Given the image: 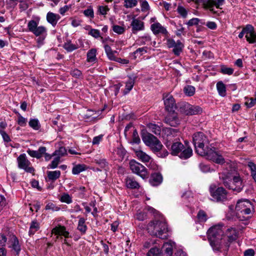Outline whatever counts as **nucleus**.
Masks as SVG:
<instances>
[{"label": "nucleus", "instance_id": "obj_43", "mask_svg": "<svg viewBox=\"0 0 256 256\" xmlns=\"http://www.w3.org/2000/svg\"><path fill=\"white\" fill-rule=\"evenodd\" d=\"M148 127L150 130L155 134L160 135V134L161 129L158 126L154 124H150Z\"/></svg>", "mask_w": 256, "mask_h": 256}, {"label": "nucleus", "instance_id": "obj_6", "mask_svg": "<svg viewBox=\"0 0 256 256\" xmlns=\"http://www.w3.org/2000/svg\"><path fill=\"white\" fill-rule=\"evenodd\" d=\"M166 145L168 148L170 146V152L172 156H178L181 159H188L192 154V149L190 147H185L180 142H173L170 146L168 142Z\"/></svg>", "mask_w": 256, "mask_h": 256}, {"label": "nucleus", "instance_id": "obj_11", "mask_svg": "<svg viewBox=\"0 0 256 256\" xmlns=\"http://www.w3.org/2000/svg\"><path fill=\"white\" fill-rule=\"evenodd\" d=\"M17 160L19 168L24 169L26 172L30 173H32L34 172V168L29 166L30 163L26 158V154H21L18 158Z\"/></svg>", "mask_w": 256, "mask_h": 256}, {"label": "nucleus", "instance_id": "obj_2", "mask_svg": "<svg viewBox=\"0 0 256 256\" xmlns=\"http://www.w3.org/2000/svg\"><path fill=\"white\" fill-rule=\"evenodd\" d=\"M224 170L220 176L223 184L226 188L236 192H241L244 184L234 166L230 163H226L224 164Z\"/></svg>", "mask_w": 256, "mask_h": 256}, {"label": "nucleus", "instance_id": "obj_10", "mask_svg": "<svg viewBox=\"0 0 256 256\" xmlns=\"http://www.w3.org/2000/svg\"><path fill=\"white\" fill-rule=\"evenodd\" d=\"M204 8L208 10L211 12L217 14L218 13L216 8H222L221 6L225 2V0H202Z\"/></svg>", "mask_w": 256, "mask_h": 256}, {"label": "nucleus", "instance_id": "obj_45", "mask_svg": "<svg viewBox=\"0 0 256 256\" xmlns=\"http://www.w3.org/2000/svg\"><path fill=\"white\" fill-rule=\"evenodd\" d=\"M138 0H124V6L127 8H133L138 4Z\"/></svg>", "mask_w": 256, "mask_h": 256}, {"label": "nucleus", "instance_id": "obj_1", "mask_svg": "<svg viewBox=\"0 0 256 256\" xmlns=\"http://www.w3.org/2000/svg\"><path fill=\"white\" fill-rule=\"evenodd\" d=\"M208 138L202 132H198L194 134L193 143L198 154L216 164H224V159L220 152L215 148L208 146Z\"/></svg>", "mask_w": 256, "mask_h": 256}, {"label": "nucleus", "instance_id": "obj_58", "mask_svg": "<svg viewBox=\"0 0 256 256\" xmlns=\"http://www.w3.org/2000/svg\"><path fill=\"white\" fill-rule=\"evenodd\" d=\"M83 13L86 17H89L92 18H94V10L91 6H90L88 8L84 10Z\"/></svg>", "mask_w": 256, "mask_h": 256}, {"label": "nucleus", "instance_id": "obj_41", "mask_svg": "<svg viewBox=\"0 0 256 256\" xmlns=\"http://www.w3.org/2000/svg\"><path fill=\"white\" fill-rule=\"evenodd\" d=\"M104 48L108 58L111 60H115L116 56L114 54V52L112 50L111 48L108 44H105Z\"/></svg>", "mask_w": 256, "mask_h": 256}, {"label": "nucleus", "instance_id": "obj_24", "mask_svg": "<svg viewBox=\"0 0 256 256\" xmlns=\"http://www.w3.org/2000/svg\"><path fill=\"white\" fill-rule=\"evenodd\" d=\"M135 153L138 158L143 162H149L151 159L150 156L142 150H137Z\"/></svg>", "mask_w": 256, "mask_h": 256}, {"label": "nucleus", "instance_id": "obj_44", "mask_svg": "<svg viewBox=\"0 0 256 256\" xmlns=\"http://www.w3.org/2000/svg\"><path fill=\"white\" fill-rule=\"evenodd\" d=\"M197 218L200 222H204L208 220V216L203 210H200L197 214Z\"/></svg>", "mask_w": 256, "mask_h": 256}, {"label": "nucleus", "instance_id": "obj_50", "mask_svg": "<svg viewBox=\"0 0 256 256\" xmlns=\"http://www.w3.org/2000/svg\"><path fill=\"white\" fill-rule=\"evenodd\" d=\"M66 154V150L64 147H60L58 150H56L52 154L53 156H58L60 158L64 156Z\"/></svg>", "mask_w": 256, "mask_h": 256}, {"label": "nucleus", "instance_id": "obj_60", "mask_svg": "<svg viewBox=\"0 0 256 256\" xmlns=\"http://www.w3.org/2000/svg\"><path fill=\"white\" fill-rule=\"evenodd\" d=\"M112 30L114 32L118 34H123L125 31V29L124 27L118 25H114L112 26Z\"/></svg>", "mask_w": 256, "mask_h": 256}, {"label": "nucleus", "instance_id": "obj_20", "mask_svg": "<svg viewBox=\"0 0 256 256\" xmlns=\"http://www.w3.org/2000/svg\"><path fill=\"white\" fill-rule=\"evenodd\" d=\"M52 232L56 235L64 236L65 238L69 237V232L64 226H58L52 230Z\"/></svg>", "mask_w": 256, "mask_h": 256}, {"label": "nucleus", "instance_id": "obj_56", "mask_svg": "<svg viewBox=\"0 0 256 256\" xmlns=\"http://www.w3.org/2000/svg\"><path fill=\"white\" fill-rule=\"evenodd\" d=\"M246 40L250 44L256 42V34L254 31L248 34V37H246Z\"/></svg>", "mask_w": 256, "mask_h": 256}, {"label": "nucleus", "instance_id": "obj_52", "mask_svg": "<svg viewBox=\"0 0 256 256\" xmlns=\"http://www.w3.org/2000/svg\"><path fill=\"white\" fill-rule=\"evenodd\" d=\"M141 10L142 12H147L150 9L148 2L146 0H140Z\"/></svg>", "mask_w": 256, "mask_h": 256}, {"label": "nucleus", "instance_id": "obj_55", "mask_svg": "<svg viewBox=\"0 0 256 256\" xmlns=\"http://www.w3.org/2000/svg\"><path fill=\"white\" fill-rule=\"evenodd\" d=\"M110 10V8L107 6H100L98 7V12L101 15L105 16L107 12Z\"/></svg>", "mask_w": 256, "mask_h": 256}, {"label": "nucleus", "instance_id": "obj_36", "mask_svg": "<svg viewBox=\"0 0 256 256\" xmlns=\"http://www.w3.org/2000/svg\"><path fill=\"white\" fill-rule=\"evenodd\" d=\"M40 228V223L38 222L36 220H33L32 222L30 230H29V235L32 236L34 234V233L37 232Z\"/></svg>", "mask_w": 256, "mask_h": 256}, {"label": "nucleus", "instance_id": "obj_13", "mask_svg": "<svg viewBox=\"0 0 256 256\" xmlns=\"http://www.w3.org/2000/svg\"><path fill=\"white\" fill-rule=\"evenodd\" d=\"M163 100L166 110L170 112H174L176 108V104L173 96L169 94H164Z\"/></svg>", "mask_w": 256, "mask_h": 256}, {"label": "nucleus", "instance_id": "obj_35", "mask_svg": "<svg viewBox=\"0 0 256 256\" xmlns=\"http://www.w3.org/2000/svg\"><path fill=\"white\" fill-rule=\"evenodd\" d=\"M134 84V78H130L126 83V88L124 90V94H128L132 88Z\"/></svg>", "mask_w": 256, "mask_h": 256}, {"label": "nucleus", "instance_id": "obj_54", "mask_svg": "<svg viewBox=\"0 0 256 256\" xmlns=\"http://www.w3.org/2000/svg\"><path fill=\"white\" fill-rule=\"evenodd\" d=\"M45 208L46 210H50L52 212H56L60 210V208L58 206L52 202L48 203L46 205Z\"/></svg>", "mask_w": 256, "mask_h": 256}, {"label": "nucleus", "instance_id": "obj_27", "mask_svg": "<svg viewBox=\"0 0 256 256\" xmlns=\"http://www.w3.org/2000/svg\"><path fill=\"white\" fill-rule=\"evenodd\" d=\"M157 138L152 134L147 133L142 136V140L145 144L150 145V144L156 141Z\"/></svg>", "mask_w": 256, "mask_h": 256}, {"label": "nucleus", "instance_id": "obj_3", "mask_svg": "<svg viewBox=\"0 0 256 256\" xmlns=\"http://www.w3.org/2000/svg\"><path fill=\"white\" fill-rule=\"evenodd\" d=\"M207 234L213 250L215 252H220L224 241L222 226L218 224L211 227L208 230Z\"/></svg>", "mask_w": 256, "mask_h": 256}, {"label": "nucleus", "instance_id": "obj_17", "mask_svg": "<svg viewBox=\"0 0 256 256\" xmlns=\"http://www.w3.org/2000/svg\"><path fill=\"white\" fill-rule=\"evenodd\" d=\"M164 122L172 126H176L180 124V120L174 113L168 114L165 118Z\"/></svg>", "mask_w": 256, "mask_h": 256}, {"label": "nucleus", "instance_id": "obj_46", "mask_svg": "<svg viewBox=\"0 0 256 256\" xmlns=\"http://www.w3.org/2000/svg\"><path fill=\"white\" fill-rule=\"evenodd\" d=\"M64 48L68 52H71L78 48L76 44H72L70 42H68L64 44Z\"/></svg>", "mask_w": 256, "mask_h": 256}, {"label": "nucleus", "instance_id": "obj_33", "mask_svg": "<svg viewBox=\"0 0 256 256\" xmlns=\"http://www.w3.org/2000/svg\"><path fill=\"white\" fill-rule=\"evenodd\" d=\"M60 172L58 170L47 172L48 178V180L52 182H54L58 179L60 177Z\"/></svg>", "mask_w": 256, "mask_h": 256}, {"label": "nucleus", "instance_id": "obj_59", "mask_svg": "<svg viewBox=\"0 0 256 256\" xmlns=\"http://www.w3.org/2000/svg\"><path fill=\"white\" fill-rule=\"evenodd\" d=\"M140 142V140L138 136V132L136 129H134V130L132 133V142L133 144H138Z\"/></svg>", "mask_w": 256, "mask_h": 256}, {"label": "nucleus", "instance_id": "obj_48", "mask_svg": "<svg viewBox=\"0 0 256 256\" xmlns=\"http://www.w3.org/2000/svg\"><path fill=\"white\" fill-rule=\"evenodd\" d=\"M162 250L160 248L154 247L150 249L147 256H160Z\"/></svg>", "mask_w": 256, "mask_h": 256}, {"label": "nucleus", "instance_id": "obj_47", "mask_svg": "<svg viewBox=\"0 0 256 256\" xmlns=\"http://www.w3.org/2000/svg\"><path fill=\"white\" fill-rule=\"evenodd\" d=\"M29 125L33 129L38 130L40 128V125L38 119H30L29 121Z\"/></svg>", "mask_w": 256, "mask_h": 256}, {"label": "nucleus", "instance_id": "obj_34", "mask_svg": "<svg viewBox=\"0 0 256 256\" xmlns=\"http://www.w3.org/2000/svg\"><path fill=\"white\" fill-rule=\"evenodd\" d=\"M216 89L218 94L221 96L224 97L226 96V87L225 84L222 82H218L216 84Z\"/></svg>", "mask_w": 256, "mask_h": 256}, {"label": "nucleus", "instance_id": "obj_26", "mask_svg": "<svg viewBox=\"0 0 256 256\" xmlns=\"http://www.w3.org/2000/svg\"><path fill=\"white\" fill-rule=\"evenodd\" d=\"M125 182L126 187L129 188H138L140 186L139 184L132 178H127Z\"/></svg>", "mask_w": 256, "mask_h": 256}, {"label": "nucleus", "instance_id": "obj_28", "mask_svg": "<svg viewBox=\"0 0 256 256\" xmlns=\"http://www.w3.org/2000/svg\"><path fill=\"white\" fill-rule=\"evenodd\" d=\"M149 146L151 150L154 152H158L162 150V145L158 139H156V141L150 144V145H146Z\"/></svg>", "mask_w": 256, "mask_h": 256}, {"label": "nucleus", "instance_id": "obj_5", "mask_svg": "<svg viewBox=\"0 0 256 256\" xmlns=\"http://www.w3.org/2000/svg\"><path fill=\"white\" fill-rule=\"evenodd\" d=\"M147 230L150 234L160 238L166 239L168 237V226L164 221H151L148 225Z\"/></svg>", "mask_w": 256, "mask_h": 256}, {"label": "nucleus", "instance_id": "obj_39", "mask_svg": "<svg viewBox=\"0 0 256 256\" xmlns=\"http://www.w3.org/2000/svg\"><path fill=\"white\" fill-rule=\"evenodd\" d=\"M176 11L181 18H187L188 11L183 6L178 5Z\"/></svg>", "mask_w": 256, "mask_h": 256}, {"label": "nucleus", "instance_id": "obj_53", "mask_svg": "<svg viewBox=\"0 0 256 256\" xmlns=\"http://www.w3.org/2000/svg\"><path fill=\"white\" fill-rule=\"evenodd\" d=\"M176 34L178 36H180L182 34L185 35L186 32L184 31V28L182 24H180L176 26Z\"/></svg>", "mask_w": 256, "mask_h": 256}, {"label": "nucleus", "instance_id": "obj_7", "mask_svg": "<svg viewBox=\"0 0 256 256\" xmlns=\"http://www.w3.org/2000/svg\"><path fill=\"white\" fill-rule=\"evenodd\" d=\"M38 21L30 20L28 23V28L35 36L38 38L36 39V42L39 46H41L44 43V40L47 36V29L43 26L38 25Z\"/></svg>", "mask_w": 256, "mask_h": 256}, {"label": "nucleus", "instance_id": "obj_29", "mask_svg": "<svg viewBox=\"0 0 256 256\" xmlns=\"http://www.w3.org/2000/svg\"><path fill=\"white\" fill-rule=\"evenodd\" d=\"M152 40L150 36L148 34L139 37L136 40V44L138 46H142L148 44Z\"/></svg>", "mask_w": 256, "mask_h": 256}, {"label": "nucleus", "instance_id": "obj_37", "mask_svg": "<svg viewBox=\"0 0 256 256\" xmlns=\"http://www.w3.org/2000/svg\"><path fill=\"white\" fill-rule=\"evenodd\" d=\"M202 112V108L198 106L190 104L189 108L188 115H194L200 114Z\"/></svg>", "mask_w": 256, "mask_h": 256}, {"label": "nucleus", "instance_id": "obj_22", "mask_svg": "<svg viewBox=\"0 0 256 256\" xmlns=\"http://www.w3.org/2000/svg\"><path fill=\"white\" fill-rule=\"evenodd\" d=\"M162 181V174L158 172H156L152 174L150 179V182L152 186H157L160 184Z\"/></svg>", "mask_w": 256, "mask_h": 256}, {"label": "nucleus", "instance_id": "obj_61", "mask_svg": "<svg viewBox=\"0 0 256 256\" xmlns=\"http://www.w3.org/2000/svg\"><path fill=\"white\" fill-rule=\"evenodd\" d=\"M200 20L198 18H192L186 24L188 26H193L198 25L200 22Z\"/></svg>", "mask_w": 256, "mask_h": 256}, {"label": "nucleus", "instance_id": "obj_62", "mask_svg": "<svg viewBox=\"0 0 256 256\" xmlns=\"http://www.w3.org/2000/svg\"><path fill=\"white\" fill-rule=\"evenodd\" d=\"M242 30L244 32L246 37H248V34L254 32V27L250 24H247L246 27L242 28Z\"/></svg>", "mask_w": 256, "mask_h": 256}, {"label": "nucleus", "instance_id": "obj_9", "mask_svg": "<svg viewBox=\"0 0 256 256\" xmlns=\"http://www.w3.org/2000/svg\"><path fill=\"white\" fill-rule=\"evenodd\" d=\"M210 192L212 200L220 202L226 200L227 198L228 192L222 187H218L216 190L212 186L210 187Z\"/></svg>", "mask_w": 256, "mask_h": 256}, {"label": "nucleus", "instance_id": "obj_30", "mask_svg": "<svg viewBox=\"0 0 256 256\" xmlns=\"http://www.w3.org/2000/svg\"><path fill=\"white\" fill-rule=\"evenodd\" d=\"M148 50L147 46L140 48L132 53L131 55L134 57V59L136 60L138 57H140L147 53Z\"/></svg>", "mask_w": 256, "mask_h": 256}, {"label": "nucleus", "instance_id": "obj_31", "mask_svg": "<svg viewBox=\"0 0 256 256\" xmlns=\"http://www.w3.org/2000/svg\"><path fill=\"white\" fill-rule=\"evenodd\" d=\"M96 50L92 48L86 54L87 62H94L96 60Z\"/></svg>", "mask_w": 256, "mask_h": 256}, {"label": "nucleus", "instance_id": "obj_25", "mask_svg": "<svg viewBox=\"0 0 256 256\" xmlns=\"http://www.w3.org/2000/svg\"><path fill=\"white\" fill-rule=\"evenodd\" d=\"M226 234L228 238V240L229 241H232L237 238L238 232L236 228H231L226 230Z\"/></svg>", "mask_w": 256, "mask_h": 256}, {"label": "nucleus", "instance_id": "obj_57", "mask_svg": "<svg viewBox=\"0 0 256 256\" xmlns=\"http://www.w3.org/2000/svg\"><path fill=\"white\" fill-rule=\"evenodd\" d=\"M234 69L230 68H228L224 66H222L220 68V72L224 74L230 75L234 72Z\"/></svg>", "mask_w": 256, "mask_h": 256}, {"label": "nucleus", "instance_id": "obj_40", "mask_svg": "<svg viewBox=\"0 0 256 256\" xmlns=\"http://www.w3.org/2000/svg\"><path fill=\"white\" fill-rule=\"evenodd\" d=\"M190 108V104L186 102H184L180 104L179 110L181 113L186 115H188Z\"/></svg>", "mask_w": 256, "mask_h": 256}, {"label": "nucleus", "instance_id": "obj_63", "mask_svg": "<svg viewBox=\"0 0 256 256\" xmlns=\"http://www.w3.org/2000/svg\"><path fill=\"white\" fill-rule=\"evenodd\" d=\"M18 124L22 126H24L26 124V119L23 117L20 114H18Z\"/></svg>", "mask_w": 256, "mask_h": 256}, {"label": "nucleus", "instance_id": "obj_12", "mask_svg": "<svg viewBox=\"0 0 256 256\" xmlns=\"http://www.w3.org/2000/svg\"><path fill=\"white\" fill-rule=\"evenodd\" d=\"M166 44L169 48H173V52L175 55L179 56L184 47V44L180 40H178L176 42L172 38H168L166 40Z\"/></svg>", "mask_w": 256, "mask_h": 256}, {"label": "nucleus", "instance_id": "obj_18", "mask_svg": "<svg viewBox=\"0 0 256 256\" xmlns=\"http://www.w3.org/2000/svg\"><path fill=\"white\" fill-rule=\"evenodd\" d=\"M46 151V147L40 146L38 148V150L28 149L27 152L30 156L32 158H40L43 156L44 154Z\"/></svg>", "mask_w": 256, "mask_h": 256}, {"label": "nucleus", "instance_id": "obj_15", "mask_svg": "<svg viewBox=\"0 0 256 256\" xmlns=\"http://www.w3.org/2000/svg\"><path fill=\"white\" fill-rule=\"evenodd\" d=\"M150 30L155 35L160 34L164 36H168V34L166 28L160 22L152 24L150 26Z\"/></svg>", "mask_w": 256, "mask_h": 256}, {"label": "nucleus", "instance_id": "obj_4", "mask_svg": "<svg viewBox=\"0 0 256 256\" xmlns=\"http://www.w3.org/2000/svg\"><path fill=\"white\" fill-rule=\"evenodd\" d=\"M252 206L251 202L248 199H241L238 200L236 206H230L229 209L230 210V214L231 217L227 215V218L229 219L236 218L240 220H242L245 215L249 214L252 212Z\"/></svg>", "mask_w": 256, "mask_h": 256}, {"label": "nucleus", "instance_id": "obj_64", "mask_svg": "<svg viewBox=\"0 0 256 256\" xmlns=\"http://www.w3.org/2000/svg\"><path fill=\"white\" fill-rule=\"evenodd\" d=\"M70 20H71V24L74 27H77L81 24L82 20L78 18H71Z\"/></svg>", "mask_w": 256, "mask_h": 256}, {"label": "nucleus", "instance_id": "obj_21", "mask_svg": "<svg viewBox=\"0 0 256 256\" xmlns=\"http://www.w3.org/2000/svg\"><path fill=\"white\" fill-rule=\"evenodd\" d=\"M60 17L58 14L49 12L46 14V20L52 26H55Z\"/></svg>", "mask_w": 256, "mask_h": 256}, {"label": "nucleus", "instance_id": "obj_38", "mask_svg": "<svg viewBox=\"0 0 256 256\" xmlns=\"http://www.w3.org/2000/svg\"><path fill=\"white\" fill-rule=\"evenodd\" d=\"M86 169V166L85 164H77L74 166L72 169V173L74 174H78L80 172L84 171Z\"/></svg>", "mask_w": 256, "mask_h": 256}, {"label": "nucleus", "instance_id": "obj_32", "mask_svg": "<svg viewBox=\"0 0 256 256\" xmlns=\"http://www.w3.org/2000/svg\"><path fill=\"white\" fill-rule=\"evenodd\" d=\"M86 220L83 218H80L77 229L82 234H86L87 230V226L85 224Z\"/></svg>", "mask_w": 256, "mask_h": 256}, {"label": "nucleus", "instance_id": "obj_51", "mask_svg": "<svg viewBox=\"0 0 256 256\" xmlns=\"http://www.w3.org/2000/svg\"><path fill=\"white\" fill-rule=\"evenodd\" d=\"M60 200L62 202H65L68 204H70L72 202V198L68 194L64 193L60 197Z\"/></svg>", "mask_w": 256, "mask_h": 256}, {"label": "nucleus", "instance_id": "obj_16", "mask_svg": "<svg viewBox=\"0 0 256 256\" xmlns=\"http://www.w3.org/2000/svg\"><path fill=\"white\" fill-rule=\"evenodd\" d=\"M130 26L132 32L134 34H136L138 32L143 30L144 29V22L138 18H133Z\"/></svg>", "mask_w": 256, "mask_h": 256}, {"label": "nucleus", "instance_id": "obj_14", "mask_svg": "<svg viewBox=\"0 0 256 256\" xmlns=\"http://www.w3.org/2000/svg\"><path fill=\"white\" fill-rule=\"evenodd\" d=\"M180 134L178 130L176 128H166L162 130V136L168 141L172 140V138L178 136Z\"/></svg>", "mask_w": 256, "mask_h": 256}, {"label": "nucleus", "instance_id": "obj_8", "mask_svg": "<svg viewBox=\"0 0 256 256\" xmlns=\"http://www.w3.org/2000/svg\"><path fill=\"white\" fill-rule=\"evenodd\" d=\"M130 167L133 173L138 174L142 178H148V174L147 169L141 164L134 160H132L130 162Z\"/></svg>", "mask_w": 256, "mask_h": 256}, {"label": "nucleus", "instance_id": "obj_42", "mask_svg": "<svg viewBox=\"0 0 256 256\" xmlns=\"http://www.w3.org/2000/svg\"><path fill=\"white\" fill-rule=\"evenodd\" d=\"M195 88L192 86L187 85L184 88V94L188 96H193L195 93Z\"/></svg>", "mask_w": 256, "mask_h": 256}, {"label": "nucleus", "instance_id": "obj_19", "mask_svg": "<svg viewBox=\"0 0 256 256\" xmlns=\"http://www.w3.org/2000/svg\"><path fill=\"white\" fill-rule=\"evenodd\" d=\"M175 244L172 242H165L162 247V251L165 256H172Z\"/></svg>", "mask_w": 256, "mask_h": 256}, {"label": "nucleus", "instance_id": "obj_49", "mask_svg": "<svg viewBox=\"0 0 256 256\" xmlns=\"http://www.w3.org/2000/svg\"><path fill=\"white\" fill-rule=\"evenodd\" d=\"M55 158H54V160H52L50 164L48 166V168H52L54 169L58 167V164H59L60 162V159L59 157L58 156H54Z\"/></svg>", "mask_w": 256, "mask_h": 256}, {"label": "nucleus", "instance_id": "obj_23", "mask_svg": "<svg viewBox=\"0 0 256 256\" xmlns=\"http://www.w3.org/2000/svg\"><path fill=\"white\" fill-rule=\"evenodd\" d=\"M10 240L12 244L10 247L16 252V255H18L21 248L18 238L15 236L12 235L10 236Z\"/></svg>", "mask_w": 256, "mask_h": 256}]
</instances>
